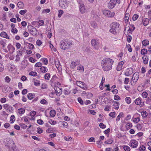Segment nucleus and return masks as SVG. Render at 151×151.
I'll return each mask as SVG.
<instances>
[{
  "instance_id": "obj_1",
  "label": "nucleus",
  "mask_w": 151,
  "mask_h": 151,
  "mask_svg": "<svg viewBox=\"0 0 151 151\" xmlns=\"http://www.w3.org/2000/svg\"><path fill=\"white\" fill-rule=\"evenodd\" d=\"M114 62V61L109 58L103 59L101 63L103 70L105 71L110 70L112 68V65Z\"/></svg>"
},
{
  "instance_id": "obj_2",
  "label": "nucleus",
  "mask_w": 151,
  "mask_h": 151,
  "mask_svg": "<svg viewBox=\"0 0 151 151\" xmlns=\"http://www.w3.org/2000/svg\"><path fill=\"white\" fill-rule=\"evenodd\" d=\"M6 144L5 146L8 148L9 151H19L16 148L15 144L12 139H7L6 140Z\"/></svg>"
},
{
  "instance_id": "obj_3",
  "label": "nucleus",
  "mask_w": 151,
  "mask_h": 151,
  "mask_svg": "<svg viewBox=\"0 0 151 151\" xmlns=\"http://www.w3.org/2000/svg\"><path fill=\"white\" fill-rule=\"evenodd\" d=\"M120 27L119 23L116 22H113L110 24L111 29L109 31L113 34H115L116 33V31L119 30Z\"/></svg>"
},
{
  "instance_id": "obj_4",
  "label": "nucleus",
  "mask_w": 151,
  "mask_h": 151,
  "mask_svg": "<svg viewBox=\"0 0 151 151\" xmlns=\"http://www.w3.org/2000/svg\"><path fill=\"white\" fill-rule=\"evenodd\" d=\"M72 45V42L68 40H63L60 42V47L63 50L68 49Z\"/></svg>"
},
{
  "instance_id": "obj_5",
  "label": "nucleus",
  "mask_w": 151,
  "mask_h": 151,
  "mask_svg": "<svg viewBox=\"0 0 151 151\" xmlns=\"http://www.w3.org/2000/svg\"><path fill=\"white\" fill-rule=\"evenodd\" d=\"M28 30L31 34L33 35H36L37 34L36 29L31 25H28L27 27Z\"/></svg>"
},
{
  "instance_id": "obj_6",
  "label": "nucleus",
  "mask_w": 151,
  "mask_h": 151,
  "mask_svg": "<svg viewBox=\"0 0 151 151\" xmlns=\"http://www.w3.org/2000/svg\"><path fill=\"white\" fill-rule=\"evenodd\" d=\"M139 76V73L138 72H135L133 74L131 82V85H134V83H136L138 79Z\"/></svg>"
},
{
  "instance_id": "obj_7",
  "label": "nucleus",
  "mask_w": 151,
  "mask_h": 151,
  "mask_svg": "<svg viewBox=\"0 0 151 151\" xmlns=\"http://www.w3.org/2000/svg\"><path fill=\"white\" fill-rule=\"evenodd\" d=\"M4 109L10 113L13 112L14 109L13 108L8 104H4L3 105Z\"/></svg>"
},
{
  "instance_id": "obj_8",
  "label": "nucleus",
  "mask_w": 151,
  "mask_h": 151,
  "mask_svg": "<svg viewBox=\"0 0 151 151\" xmlns=\"http://www.w3.org/2000/svg\"><path fill=\"white\" fill-rule=\"evenodd\" d=\"M103 12L104 15L108 17H113L115 14L114 12H111L109 10H104Z\"/></svg>"
},
{
  "instance_id": "obj_9",
  "label": "nucleus",
  "mask_w": 151,
  "mask_h": 151,
  "mask_svg": "<svg viewBox=\"0 0 151 151\" xmlns=\"http://www.w3.org/2000/svg\"><path fill=\"white\" fill-rule=\"evenodd\" d=\"M91 43L94 48L96 50L99 48V43L97 40L92 39L91 40Z\"/></svg>"
},
{
  "instance_id": "obj_10",
  "label": "nucleus",
  "mask_w": 151,
  "mask_h": 151,
  "mask_svg": "<svg viewBox=\"0 0 151 151\" xmlns=\"http://www.w3.org/2000/svg\"><path fill=\"white\" fill-rule=\"evenodd\" d=\"M59 6L62 9H65L68 7V4L66 0H60L59 2Z\"/></svg>"
},
{
  "instance_id": "obj_11",
  "label": "nucleus",
  "mask_w": 151,
  "mask_h": 151,
  "mask_svg": "<svg viewBox=\"0 0 151 151\" xmlns=\"http://www.w3.org/2000/svg\"><path fill=\"white\" fill-rule=\"evenodd\" d=\"M76 83L78 86L83 89L84 90H86L87 89V88L86 87V85L83 82L81 81H77L76 82Z\"/></svg>"
},
{
  "instance_id": "obj_12",
  "label": "nucleus",
  "mask_w": 151,
  "mask_h": 151,
  "mask_svg": "<svg viewBox=\"0 0 151 151\" xmlns=\"http://www.w3.org/2000/svg\"><path fill=\"white\" fill-rule=\"evenodd\" d=\"M129 146L133 148H136L138 145V142L136 140L133 139L130 141L129 143Z\"/></svg>"
},
{
  "instance_id": "obj_13",
  "label": "nucleus",
  "mask_w": 151,
  "mask_h": 151,
  "mask_svg": "<svg viewBox=\"0 0 151 151\" xmlns=\"http://www.w3.org/2000/svg\"><path fill=\"white\" fill-rule=\"evenodd\" d=\"M116 1L115 0H110L108 4V7L111 9L113 8L116 5Z\"/></svg>"
},
{
  "instance_id": "obj_14",
  "label": "nucleus",
  "mask_w": 151,
  "mask_h": 151,
  "mask_svg": "<svg viewBox=\"0 0 151 151\" xmlns=\"http://www.w3.org/2000/svg\"><path fill=\"white\" fill-rule=\"evenodd\" d=\"M80 63V61L78 60H75V61L72 62L70 64V67L72 68H74L76 66L79 64Z\"/></svg>"
},
{
  "instance_id": "obj_15",
  "label": "nucleus",
  "mask_w": 151,
  "mask_h": 151,
  "mask_svg": "<svg viewBox=\"0 0 151 151\" xmlns=\"http://www.w3.org/2000/svg\"><path fill=\"white\" fill-rule=\"evenodd\" d=\"M80 10L82 14H83L86 12V8L84 4L82 3H81L79 6Z\"/></svg>"
},
{
  "instance_id": "obj_16",
  "label": "nucleus",
  "mask_w": 151,
  "mask_h": 151,
  "mask_svg": "<svg viewBox=\"0 0 151 151\" xmlns=\"http://www.w3.org/2000/svg\"><path fill=\"white\" fill-rule=\"evenodd\" d=\"M8 50L10 54L13 53L15 50L14 47L11 44H9L7 46Z\"/></svg>"
},
{
  "instance_id": "obj_17",
  "label": "nucleus",
  "mask_w": 151,
  "mask_h": 151,
  "mask_svg": "<svg viewBox=\"0 0 151 151\" xmlns=\"http://www.w3.org/2000/svg\"><path fill=\"white\" fill-rule=\"evenodd\" d=\"M136 105H140L141 106L143 105V102L142 103L141 101V98H138L137 99L134 101Z\"/></svg>"
},
{
  "instance_id": "obj_18",
  "label": "nucleus",
  "mask_w": 151,
  "mask_h": 151,
  "mask_svg": "<svg viewBox=\"0 0 151 151\" xmlns=\"http://www.w3.org/2000/svg\"><path fill=\"white\" fill-rule=\"evenodd\" d=\"M34 23H35L39 25V26H43L44 24V22L43 20H41L39 21H34L32 22V24L33 25H34Z\"/></svg>"
},
{
  "instance_id": "obj_19",
  "label": "nucleus",
  "mask_w": 151,
  "mask_h": 151,
  "mask_svg": "<svg viewBox=\"0 0 151 151\" xmlns=\"http://www.w3.org/2000/svg\"><path fill=\"white\" fill-rule=\"evenodd\" d=\"M144 64H147L148 62V57L147 55H144L142 58Z\"/></svg>"
},
{
  "instance_id": "obj_20",
  "label": "nucleus",
  "mask_w": 151,
  "mask_h": 151,
  "mask_svg": "<svg viewBox=\"0 0 151 151\" xmlns=\"http://www.w3.org/2000/svg\"><path fill=\"white\" fill-rule=\"evenodd\" d=\"M142 22L145 26L148 25L149 23V19L147 18H145L142 20Z\"/></svg>"
},
{
  "instance_id": "obj_21",
  "label": "nucleus",
  "mask_w": 151,
  "mask_h": 151,
  "mask_svg": "<svg viewBox=\"0 0 151 151\" xmlns=\"http://www.w3.org/2000/svg\"><path fill=\"white\" fill-rule=\"evenodd\" d=\"M124 114L123 112H120L119 115L117 116L116 119V121L118 122L119 121L120 118L121 117H124Z\"/></svg>"
},
{
  "instance_id": "obj_22",
  "label": "nucleus",
  "mask_w": 151,
  "mask_h": 151,
  "mask_svg": "<svg viewBox=\"0 0 151 151\" xmlns=\"http://www.w3.org/2000/svg\"><path fill=\"white\" fill-rule=\"evenodd\" d=\"M132 127V124L131 122H128L125 125V127L127 129L129 130Z\"/></svg>"
},
{
  "instance_id": "obj_23",
  "label": "nucleus",
  "mask_w": 151,
  "mask_h": 151,
  "mask_svg": "<svg viewBox=\"0 0 151 151\" xmlns=\"http://www.w3.org/2000/svg\"><path fill=\"white\" fill-rule=\"evenodd\" d=\"M17 6L19 9H22L24 7V5L22 2L19 1L18 3Z\"/></svg>"
},
{
  "instance_id": "obj_24",
  "label": "nucleus",
  "mask_w": 151,
  "mask_h": 151,
  "mask_svg": "<svg viewBox=\"0 0 151 151\" xmlns=\"http://www.w3.org/2000/svg\"><path fill=\"white\" fill-rule=\"evenodd\" d=\"M40 69L41 71L43 73H46L48 71V69L45 66H42Z\"/></svg>"
},
{
  "instance_id": "obj_25",
  "label": "nucleus",
  "mask_w": 151,
  "mask_h": 151,
  "mask_svg": "<svg viewBox=\"0 0 151 151\" xmlns=\"http://www.w3.org/2000/svg\"><path fill=\"white\" fill-rule=\"evenodd\" d=\"M0 36L1 37H4L6 38H9L6 32H2L0 34Z\"/></svg>"
},
{
  "instance_id": "obj_26",
  "label": "nucleus",
  "mask_w": 151,
  "mask_h": 151,
  "mask_svg": "<svg viewBox=\"0 0 151 151\" xmlns=\"http://www.w3.org/2000/svg\"><path fill=\"white\" fill-rule=\"evenodd\" d=\"M119 106V103L118 102L116 103H114L113 105V108L116 109H118Z\"/></svg>"
},
{
  "instance_id": "obj_27",
  "label": "nucleus",
  "mask_w": 151,
  "mask_h": 151,
  "mask_svg": "<svg viewBox=\"0 0 151 151\" xmlns=\"http://www.w3.org/2000/svg\"><path fill=\"white\" fill-rule=\"evenodd\" d=\"M55 65L56 67L58 70L61 69V66L60 65L59 61L58 60L56 61L55 62Z\"/></svg>"
},
{
  "instance_id": "obj_28",
  "label": "nucleus",
  "mask_w": 151,
  "mask_h": 151,
  "mask_svg": "<svg viewBox=\"0 0 151 151\" xmlns=\"http://www.w3.org/2000/svg\"><path fill=\"white\" fill-rule=\"evenodd\" d=\"M15 116L14 115H12L10 117V122L11 123H13L15 120Z\"/></svg>"
},
{
  "instance_id": "obj_29",
  "label": "nucleus",
  "mask_w": 151,
  "mask_h": 151,
  "mask_svg": "<svg viewBox=\"0 0 151 151\" xmlns=\"http://www.w3.org/2000/svg\"><path fill=\"white\" fill-rule=\"evenodd\" d=\"M142 44L144 46L147 45L149 44V41L148 40H145L142 41Z\"/></svg>"
},
{
  "instance_id": "obj_30",
  "label": "nucleus",
  "mask_w": 151,
  "mask_h": 151,
  "mask_svg": "<svg viewBox=\"0 0 151 151\" xmlns=\"http://www.w3.org/2000/svg\"><path fill=\"white\" fill-rule=\"evenodd\" d=\"M125 151H130V148L128 146L124 145L122 146Z\"/></svg>"
},
{
  "instance_id": "obj_31",
  "label": "nucleus",
  "mask_w": 151,
  "mask_h": 151,
  "mask_svg": "<svg viewBox=\"0 0 151 151\" xmlns=\"http://www.w3.org/2000/svg\"><path fill=\"white\" fill-rule=\"evenodd\" d=\"M34 96L35 95L34 94H32L31 93H29L27 94V97L29 100H31L32 99Z\"/></svg>"
},
{
  "instance_id": "obj_32",
  "label": "nucleus",
  "mask_w": 151,
  "mask_h": 151,
  "mask_svg": "<svg viewBox=\"0 0 151 151\" xmlns=\"http://www.w3.org/2000/svg\"><path fill=\"white\" fill-rule=\"evenodd\" d=\"M18 111L19 114H23L25 112V109L23 108H21L18 109Z\"/></svg>"
},
{
  "instance_id": "obj_33",
  "label": "nucleus",
  "mask_w": 151,
  "mask_h": 151,
  "mask_svg": "<svg viewBox=\"0 0 151 151\" xmlns=\"http://www.w3.org/2000/svg\"><path fill=\"white\" fill-rule=\"evenodd\" d=\"M63 13L64 12L63 10L61 9L59 10L58 11V17L59 18L60 17Z\"/></svg>"
},
{
  "instance_id": "obj_34",
  "label": "nucleus",
  "mask_w": 151,
  "mask_h": 151,
  "mask_svg": "<svg viewBox=\"0 0 151 151\" xmlns=\"http://www.w3.org/2000/svg\"><path fill=\"white\" fill-rule=\"evenodd\" d=\"M147 53V50L145 49H143L141 50V53L142 55H145Z\"/></svg>"
},
{
  "instance_id": "obj_35",
  "label": "nucleus",
  "mask_w": 151,
  "mask_h": 151,
  "mask_svg": "<svg viewBox=\"0 0 151 151\" xmlns=\"http://www.w3.org/2000/svg\"><path fill=\"white\" fill-rule=\"evenodd\" d=\"M50 114L51 116L54 117L55 115V111L54 110H51Z\"/></svg>"
},
{
  "instance_id": "obj_36",
  "label": "nucleus",
  "mask_w": 151,
  "mask_h": 151,
  "mask_svg": "<svg viewBox=\"0 0 151 151\" xmlns=\"http://www.w3.org/2000/svg\"><path fill=\"white\" fill-rule=\"evenodd\" d=\"M42 62L45 65H47L48 63V61L47 59L46 58H43L42 59Z\"/></svg>"
},
{
  "instance_id": "obj_37",
  "label": "nucleus",
  "mask_w": 151,
  "mask_h": 151,
  "mask_svg": "<svg viewBox=\"0 0 151 151\" xmlns=\"http://www.w3.org/2000/svg\"><path fill=\"white\" fill-rule=\"evenodd\" d=\"M141 114L142 116L143 117H146L147 115V113L145 111H142Z\"/></svg>"
},
{
  "instance_id": "obj_38",
  "label": "nucleus",
  "mask_w": 151,
  "mask_h": 151,
  "mask_svg": "<svg viewBox=\"0 0 151 151\" xmlns=\"http://www.w3.org/2000/svg\"><path fill=\"white\" fill-rule=\"evenodd\" d=\"M115 114L116 113L114 111L110 113L109 114V115L113 118H115L116 116Z\"/></svg>"
},
{
  "instance_id": "obj_39",
  "label": "nucleus",
  "mask_w": 151,
  "mask_h": 151,
  "mask_svg": "<svg viewBox=\"0 0 151 151\" xmlns=\"http://www.w3.org/2000/svg\"><path fill=\"white\" fill-rule=\"evenodd\" d=\"M50 75L49 73H46L45 75V79L49 80Z\"/></svg>"
},
{
  "instance_id": "obj_40",
  "label": "nucleus",
  "mask_w": 151,
  "mask_h": 151,
  "mask_svg": "<svg viewBox=\"0 0 151 151\" xmlns=\"http://www.w3.org/2000/svg\"><path fill=\"white\" fill-rule=\"evenodd\" d=\"M43 132V130L42 128L40 127H38L37 128V132L38 133L40 134L42 133Z\"/></svg>"
},
{
  "instance_id": "obj_41",
  "label": "nucleus",
  "mask_w": 151,
  "mask_h": 151,
  "mask_svg": "<svg viewBox=\"0 0 151 151\" xmlns=\"http://www.w3.org/2000/svg\"><path fill=\"white\" fill-rule=\"evenodd\" d=\"M125 100L128 104H129L131 103V99L129 97H126Z\"/></svg>"
},
{
  "instance_id": "obj_42",
  "label": "nucleus",
  "mask_w": 151,
  "mask_h": 151,
  "mask_svg": "<svg viewBox=\"0 0 151 151\" xmlns=\"http://www.w3.org/2000/svg\"><path fill=\"white\" fill-rule=\"evenodd\" d=\"M0 44L1 45H2V47L3 48H5L6 46V43L3 40H1L0 41Z\"/></svg>"
},
{
  "instance_id": "obj_43",
  "label": "nucleus",
  "mask_w": 151,
  "mask_h": 151,
  "mask_svg": "<svg viewBox=\"0 0 151 151\" xmlns=\"http://www.w3.org/2000/svg\"><path fill=\"white\" fill-rule=\"evenodd\" d=\"M139 16L136 14H134L132 17V19L134 21H135L138 18Z\"/></svg>"
},
{
  "instance_id": "obj_44",
  "label": "nucleus",
  "mask_w": 151,
  "mask_h": 151,
  "mask_svg": "<svg viewBox=\"0 0 151 151\" xmlns=\"http://www.w3.org/2000/svg\"><path fill=\"white\" fill-rule=\"evenodd\" d=\"M127 70L128 72V73H131V75L133 71V69L131 68H127Z\"/></svg>"
},
{
  "instance_id": "obj_45",
  "label": "nucleus",
  "mask_w": 151,
  "mask_h": 151,
  "mask_svg": "<svg viewBox=\"0 0 151 151\" xmlns=\"http://www.w3.org/2000/svg\"><path fill=\"white\" fill-rule=\"evenodd\" d=\"M42 65V64L40 62H37L36 63L35 65V67H41Z\"/></svg>"
},
{
  "instance_id": "obj_46",
  "label": "nucleus",
  "mask_w": 151,
  "mask_h": 151,
  "mask_svg": "<svg viewBox=\"0 0 151 151\" xmlns=\"http://www.w3.org/2000/svg\"><path fill=\"white\" fill-rule=\"evenodd\" d=\"M77 69L81 72H83L84 70V68L83 66L78 67Z\"/></svg>"
},
{
  "instance_id": "obj_47",
  "label": "nucleus",
  "mask_w": 151,
  "mask_h": 151,
  "mask_svg": "<svg viewBox=\"0 0 151 151\" xmlns=\"http://www.w3.org/2000/svg\"><path fill=\"white\" fill-rule=\"evenodd\" d=\"M142 96L144 98H146L147 96V93L146 92H143L142 94Z\"/></svg>"
},
{
  "instance_id": "obj_48",
  "label": "nucleus",
  "mask_w": 151,
  "mask_h": 151,
  "mask_svg": "<svg viewBox=\"0 0 151 151\" xmlns=\"http://www.w3.org/2000/svg\"><path fill=\"white\" fill-rule=\"evenodd\" d=\"M29 75L31 76H37V73L35 72L31 71L29 73Z\"/></svg>"
},
{
  "instance_id": "obj_49",
  "label": "nucleus",
  "mask_w": 151,
  "mask_h": 151,
  "mask_svg": "<svg viewBox=\"0 0 151 151\" xmlns=\"http://www.w3.org/2000/svg\"><path fill=\"white\" fill-rule=\"evenodd\" d=\"M145 149V147L144 145H142L138 149L140 151H144Z\"/></svg>"
},
{
  "instance_id": "obj_50",
  "label": "nucleus",
  "mask_w": 151,
  "mask_h": 151,
  "mask_svg": "<svg viewBox=\"0 0 151 151\" xmlns=\"http://www.w3.org/2000/svg\"><path fill=\"white\" fill-rule=\"evenodd\" d=\"M53 129L52 128H50L47 130L46 132L48 133H51L53 132Z\"/></svg>"
},
{
  "instance_id": "obj_51",
  "label": "nucleus",
  "mask_w": 151,
  "mask_h": 151,
  "mask_svg": "<svg viewBox=\"0 0 151 151\" xmlns=\"http://www.w3.org/2000/svg\"><path fill=\"white\" fill-rule=\"evenodd\" d=\"M113 142V141L111 139H109L108 140L104 142L105 143L107 144H111Z\"/></svg>"
},
{
  "instance_id": "obj_52",
  "label": "nucleus",
  "mask_w": 151,
  "mask_h": 151,
  "mask_svg": "<svg viewBox=\"0 0 151 151\" xmlns=\"http://www.w3.org/2000/svg\"><path fill=\"white\" fill-rule=\"evenodd\" d=\"M49 123L50 124H51L54 125L56 123V122L55 121L52 120L51 119L50 120L49 122Z\"/></svg>"
},
{
  "instance_id": "obj_53",
  "label": "nucleus",
  "mask_w": 151,
  "mask_h": 151,
  "mask_svg": "<svg viewBox=\"0 0 151 151\" xmlns=\"http://www.w3.org/2000/svg\"><path fill=\"white\" fill-rule=\"evenodd\" d=\"M127 47L128 48V50L130 52L132 51V49L131 48V45L128 44L127 45Z\"/></svg>"
},
{
  "instance_id": "obj_54",
  "label": "nucleus",
  "mask_w": 151,
  "mask_h": 151,
  "mask_svg": "<svg viewBox=\"0 0 151 151\" xmlns=\"http://www.w3.org/2000/svg\"><path fill=\"white\" fill-rule=\"evenodd\" d=\"M34 84L35 86H39L40 85V83L39 81L36 80L34 81Z\"/></svg>"
},
{
  "instance_id": "obj_55",
  "label": "nucleus",
  "mask_w": 151,
  "mask_h": 151,
  "mask_svg": "<svg viewBox=\"0 0 151 151\" xmlns=\"http://www.w3.org/2000/svg\"><path fill=\"white\" fill-rule=\"evenodd\" d=\"M114 99L116 100H120L121 99V98L119 96L116 95L114 96Z\"/></svg>"
},
{
  "instance_id": "obj_56",
  "label": "nucleus",
  "mask_w": 151,
  "mask_h": 151,
  "mask_svg": "<svg viewBox=\"0 0 151 151\" xmlns=\"http://www.w3.org/2000/svg\"><path fill=\"white\" fill-rule=\"evenodd\" d=\"M91 24L92 27L94 28H96L97 26V24L94 22H92L91 23Z\"/></svg>"
},
{
  "instance_id": "obj_57",
  "label": "nucleus",
  "mask_w": 151,
  "mask_h": 151,
  "mask_svg": "<svg viewBox=\"0 0 151 151\" xmlns=\"http://www.w3.org/2000/svg\"><path fill=\"white\" fill-rule=\"evenodd\" d=\"M127 11V10H126V14L125 15V19H126V20H128L129 17V15L128 13H127L126 12Z\"/></svg>"
},
{
  "instance_id": "obj_58",
  "label": "nucleus",
  "mask_w": 151,
  "mask_h": 151,
  "mask_svg": "<svg viewBox=\"0 0 151 151\" xmlns=\"http://www.w3.org/2000/svg\"><path fill=\"white\" fill-rule=\"evenodd\" d=\"M36 114V112L35 111H32L30 113V115L31 116L34 117Z\"/></svg>"
},
{
  "instance_id": "obj_59",
  "label": "nucleus",
  "mask_w": 151,
  "mask_h": 151,
  "mask_svg": "<svg viewBox=\"0 0 151 151\" xmlns=\"http://www.w3.org/2000/svg\"><path fill=\"white\" fill-rule=\"evenodd\" d=\"M140 121V119L139 118L137 117L135 118L134 119L133 122L136 123H138Z\"/></svg>"
},
{
  "instance_id": "obj_60",
  "label": "nucleus",
  "mask_w": 151,
  "mask_h": 151,
  "mask_svg": "<svg viewBox=\"0 0 151 151\" xmlns=\"http://www.w3.org/2000/svg\"><path fill=\"white\" fill-rule=\"evenodd\" d=\"M58 79V78L55 75L53 76L52 80V81H57Z\"/></svg>"
},
{
  "instance_id": "obj_61",
  "label": "nucleus",
  "mask_w": 151,
  "mask_h": 151,
  "mask_svg": "<svg viewBox=\"0 0 151 151\" xmlns=\"http://www.w3.org/2000/svg\"><path fill=\"white\" fill-rule=\"evenodd\" d=\"M28 46L30 49H32L34 48L33 45L31 43H29L28 45Z\"/></svg>"
},
{
  "instance_id": "obj_62",
  "label": "nucleus",
  "mask_w": 151,
  "mask_h": 151,
  "mask_svg": "<svg viewBox=\"0 0 151 151\" xmlns=\"http://www.w3.org/2000/svg\"><path fill=\"white\" fill-rule=\"evenodd\" d=\"M27 12V10L26 9L24 10H21L20 11L19 13L21 15H23L24 14Z\"/></svg>"
},
{
  "instance_id": "obj_63",
  "label": "nucleus",
  "mask_w": 151,
  "mask_h": 151,
  "mask_svg": "<svg viewBox=\"0 0 151 151\" xmlns=\"http://www.w3.org/2000/svg\"><path fill=\"white\" fill-rule=\"evenodd\" d=\"M5 81L7 83H9L11 79L9 76H6L5 78Z\"/></svg>"
},
{
  "instance_id": "obj_64",
  "label": "nucleus",
  "mask_w": 151,
  "mask_h": 151,
  "mask_svg": "<svg viewBox=\"0 0 151 151\" xmlns=\"http://www.w3.org/2000/svg\"><path fill=\"white\" fill-rule=\"evenodd\" d=\"M37 123L38 124L40 125H42L43 124V121L41 119H38L37 120Z\"/></svg>"
}]
</instances>
